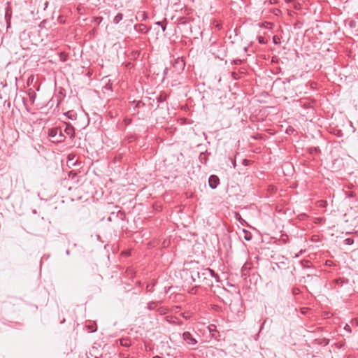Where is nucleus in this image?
Instances as JSON below:
<instances>
[{
    "instance_id": "9d476101",
    "label": "nucleus",
    "mask_w": 358,
    "mask_h": 358,
    "mask_svg": "<svg viewBox=\"0 0 358 358\" xmlns=\"http://www.w3.org/2000/svg\"><path fill=\"white\" fill-rule=\"evenodd\" d=\"M124 15L122 13H118L113 19V23L115 24H117L123 20Z\"/></svg>"
},
{
    "instance_id": "a18cd8bd",
    "label": "nucleus",
    "mask_w": 358,
    "mask_h": 358,
    "mask_svg": "<svg viewBox=\"0 0 358 358\" xmlns=\"http://www.w3.org/2000/svg\"><path fill=\"white\" fill-rule=\"evenodd\" d=\"M243 222H244V220H241V224H243Z\"/></svg>"
},
{
    "instance_id": "39448f33",
    "label": "nucleus",
    "mask_w": 358,
    "mask_h": 358,
    "mask_svg": "<svg viewBox=\"0 0 358 358\" xmlns=\"http://www.w3.org/2000/svg\"><path fill=\"white\" fill-rule=\"evenodd\" d=\"M134 29L141 34H147L151 29V27H148L144 24H136L134 25Z\"/></svg>"
},
{
    "instance_id": "f3484780",
    "label": "nucleus",
    "mask_w": 358,
    "mask_h": 358,
    "mask_svg": "<svg viewBox=\"0 0 358 358\" xmlns=\"http://www.w3.org/2000/svg\"><path fill=\"white\" fill-rule=\"evenodd\" d=\"M167 309L166 308H164V307H160L157 309V312L160 314V315H165L166 313H167Z\"/></svg>"
},
{
    "instance_id": "6e6552de",
    "label": "nucleus",
    "mask_w": 358,
    "mask_h": 358,
    "mask_svg": "<svg viewBox=\"0 0 358 358\" xmlns=\"http://www.w3.org/2000/svg\"><path fill=\"white\" fill-rule=\"evenodd\" d=\"M63 133L68 135L71 138H73L75 136V129L72 125L68 124L63 130Z\"/></svg>"
},
{
    "instance_id": "c756f323",
    "label": "nucleus",
    "mask_w": 358,
    "mask_h": 358,
    "mask_svg": "<svg viewBox=\"0 0 358 358\" xmlns=\"http://www.w3.org/2000/svg\"><path fill=\"white\" fill-rule=\"evenodd\" d=\"M6 24H7V29L10 28V20H8L6 21Z\"/></svg>"
},
{
    "instance_id": "0eeeda50",
    "label": "nucleus",
    "mask_w": 358,
    "mask_h": 358,
    "mask_svg": "<svg viewBox=\"0 0 358 358\" xmlns=\"http://www.w3.org/2000/svg\"><path fill=\"white\" fill-rule=\"evenodd\" d=\"M185 66V62L180 57L175 59L174 63L173 64V68H175L178 71L183 70Z\"/></svg>"
},
{
    "instance_id": "20e7f679",
    "label": "nucleus",
    "mask_w": 358,
    "mask_h": 358,
    "mask_svg": "<svg viewBox=\"0 0 358 358\" xmlns=\"http://www.w3.org/2000/svg\"><path fill=\"white\" fill-rule=\"evenodd\" d=\"M182 338L188 345H194L197 343V340L189 331H185L182 334Z\"/></svg>"
},
{
    "instance_id": "aec40b11",
    "label": "nucleus",
    "mask_w": 358,
    "mask_h": 358,
    "mask_svg": "<svg viewBox=\"0 0 358 358\" xmlns=\"http://www.w3.org/2000/svg\"><path fill=\"white\" fill-rule=\"evenodd\" d=\"M344 241H345V244H347V245H352L354 243V240L352 238H348L345 239Z\"/></svg>"
},
{
    "instance_id": "2f4dec72",
    "label": "nucleus",
    "mask_w": 358,
    "mask_h": 358,
    "mask_svg": "<svg viewBox=\"0 0 358 358\" xmlns=\"http://www.w3.org/2000/svg\"><path fill=\"white\" fill-rule=\"evenodd\" d=\"M140 104H143L141 101H138V103L136 105V107H139Z\"/></svg>"
},
{
    "instance_id": "c03bdc74",
    "label": "nucleus",
    "mask_w": 358,
    "mask_h": 358,
    "mask_svg": "<svg viewBox=\"0 0 358 358\" xmlns=\"http://www.w3.org/2000/svg\"><path fill=\"white\" fill-rule=\"evenodd\" d=\"M243 222H244V220H241V224H243Z\"/></svg>"
},
{
    "instance_id": "393cba45",
    "label": "nucleus",
    "mask_w": 358,
    "mask_h": 358,
    "mask_svg": "<svg viewBox=\"0 0 358 358\" xmlns=\"http://www.w3.org/2000/svg\"><path fill=\"white\" fill-rule=\"evenodd\" d=\"M233 63L236 65H240L242 63V61L241 59H236L234 60Z\"/></svg>"
},
{
    "instance_id": "dca6fc26",
    "label": "nucleus",
    "mask_w": 358,
    "mask_h": 358,
    "mask_svg": "<svg viewBox=\"0 0 358 358\" xmlns=\"http://www.w3.org/2000/svg\"><path fill=\"white\" fill-rule=\"evenodd\" d=\"M155 283H152V284H148L147 286H146V290L149 292H153L154 291V287H155Z\"/></svg>"
},
{
    "instance_id": "4c0bfd02",
    "label": "nucleus",
    "mask_w": 358,
    "mask_h": 358,
    "mask_svg": "<svg viewBox=\"0 0 358 358\" xmlns=\"http://www.w3.org/2000/svg\"><path fill=\"white\" fill-rule=\"evenodd\" d=\"M153 358H162V357L159 356H155Z\"/></svg>"
},
{
    "instance_id": "37998d69",
    "label": "nucleus",
    "mask_w": 358,
    "mask_h": 358,
    "mask_svg": "<svg viewBox=\"0 0 358 358\" xmlns=\"http://www.w3.org/2000/svg\"><path fill=\"white\" fill-rule=\"evenodd\" d=\"M69 252H69V250H66V253L67 255H69Z\"/></svg>"
},
{
    "instance_id": "79ce46f5",
    "label": "nucleus",
    "mask_w": 358,
    "mask_h": 358,
    "mask_svg": "<svg viewBox=\"0 0 358 358\" xmlns=\"http://www.w3.org/2000/svg\"><path fill=\"white\" fill-rule=\"evenodd\" d=\"M59 20L60 22H62V19H61V17H59Z\"/></svg>"
},
{
    "instance_id": "412c9836",
    "label": "nucleus",
    "mask_w": 358,
    "mask_h": 358,
    "mask_svg": "<svg viewBox=\"0 0 358 358\" xmlns=\"http://www.w3.org/2000/svg\"><path fill=\"white\" fill-rule=\"evenodd\" d=\"M300 292H301V291H300V289L298 287H294L292 289V294L294 295H298V294H300Z\"/></svg>"
},
{
    "instance_id": "49530a36",
    "label": "nucleus",
    "mask_w": 358,
    "mask_h": 358,
    "mask_svg": "<svg viewBox=\"0 0 358 358\" xmlns=\"http://www.w3.org/2000/svg\"><path fill=\"white\" fill-rule=\"evenodd\" d=\"M243 222H244V220H241V224H243Z\"/></svg>"
},
{
    "instance_id": "4be33fe9",
    "label": "nucleus",
    "mask_w": 358,
    "mask_h": 358,
    "mask_svg": "<svg viewBox=\"0 0 358 358\" xmlns=\"http://www.w3.org/2000/svg\"><path fill=\"white\" fill-rule=\"evenodd\" d=\"M157 101L158 102H162L164 101H165L166 99V96H163V95H159L157 98Z\"/></svg>"
},
{
    "instance_id": "cd10ccee",
    "label": "nucleus",
    "mask_w": 358,
    "mask_h": 358,
    "mask_svg": "<svg viewBox=\"0 0 358 358\" xmlns=\"http://www.w3.org/2000/svg\"><path fill=\"white\" fill-rule=\"evenodd\" d=\"M266 322V320H264L263 321V322L262 323V324H261V326H260L259 331H261L262 330V329H263V327H264V324H265Z\"/></svg>"
},
{
    "instance_id": "de8ad7c7",
    "label": "nucleus",
    "mask_w": 358,
    "mask_h": 358,
    "mask_svg": "<svg viewBox=\"0 0 358 358\" xmlns=\"http://www.w3.org/2000/svg\"><path fill=\"white\" fill-rule=\"evenodd\" d=\"M94 358H99L98 357H95Z\"/></svg>"
},
{
    "instance_id": "1a4fd4ad",
    "label": "nucleus",
    "mask_w": 358,
    "mask_h": 358,
    "mask_svg": "<svg viewBox=\"0 0 358 358\" xmlns=\"http://www.w3.org/2000/svg\"><path fill=\"white\" fill-rule=\"evenodd\" d=\"M148 19V15L146 12H138L136 16V20L141 21H145Z\"/></svg>"
},
{
    "instance_id": "473e14b6",
    "label": "nucleus",
    "mask_w": 358,
    "mask_h": 358,
    "mask_svg": "<svg viewBox=\"0 0 358 358\" xmlns=\"http://www.w3.org/2000/svg\"><path fill=\"white\" fill-rule=\"evenodd\" d=\"M118 213L121 214L122 215H124V213L122 211H119Z\"/></svg>"
},
{
    "instance_id": "f257e3e1",
    "label": "nucleus",
    "mask_w": 358,
    "mask_h": 358,
    "mask_svg": "<svg viewBox=\"0 0 358 358\" xmlns=\"http://www.w3.org/2000/svg\"><path fill=\"white\" fill-rule=\"evenodd\" d=\"M189 275L192 281L206 288L211 287L214 280L219 282V275L210 268H196L187 270L185 271Z\"/></svg>"
},
{
    "instance_id": "ddd939ff",
    "label": "nucleus",
    "mask_w": 358,
    "mask_h": 358,
    "mask_svg": "<svg viewBox=\"0 0 358 358\" xmlns=\"http://www.w3.org/2000/svg\"><path fill=\"white\" fill-rule=\"evenodd\" d=\"M158 303H159L158 301H150L148 303V306H147L148 309L150 310H154Z\"/></svg>"
},
{
    "instance_id": "f8f14e48",
    "label": "nucleus",
    "mask_w": 358,
    "mask_h": 358,
    "mask_svg": "<svg viewBox=\"0 0 358 358\" xmlns=\"http://www.w3.org/2000/svg\"><path fill=\"white\" fill-rule=\"evenodd\" d=\"M155 24L159 26V27L162 28V31H165V30L166 29V24H167L166 19L164 20V22H159V21L156 22Z\"/></svg>"
},
{
    "instance_id": "c85d7f7f",
    "label": "nucleus",
    "mask_w": 358,
    "mask_h": 358,
    "mask_svg": "<svg viewBox=\"0 0 358 358\" xmlns=\"http://www.w3.org/2000/svg\"><path fill=\"white\" fill-rule=\"evenodd\" d=\"M169 70V68H165V69L164 70V76H166L168 73Z\"/></svg>"
},
{
    "instance_id": "f704fd0d",
    "label": "nucleus",
    "mask_w": 358,
    "mask_h": 358,
    "mask_svg": "<svg viewBox=\"0 0 358 358\" xmlns=\"http://www.w3.org/2000/svg\"><path fill=\"white\" fill-rule=\"evenodd\" d=\"M275 2H276V0H271V3H275Z\"/></svg>"
},
{
    "instance_id": "6ab92c4d",
    "label": "nucleus",
    "mask_w": 358,
    "mask_h": 358,
    "mask_svg": "<svg viewBox=\"0 0 358 358\" xmlns=\"http://www.w3.org/2000/svg\"><path fill=\"white\" fill-rule=\"evenodd\" d=\"M103 20L102 17H94V22L99 24Z\"/></svg>"
},
{
    "instance_id": "58836bf2",
    "label": "nucleus",
    "mask_w": 358,
    "mask_h": 358,
    "mask_svg": "<svg viewBox=\"0 0 358 358\" xmlns=\"http://www.w3.org/2000/svg\"><path fill=\"white\" fill-rule=\"evenodd\" d=\"M190 293H194V289H192L191 290Z\"/></svg>"
},
{
    "instance_id": "e433bc0d",
    "label": "nucleus",
    "mask_w": 358,
    "mask_h": 358,
    "mask_svg": "<svg viewBox=\"0 0 358 358\" xmlns=\"http://www.w3.org/2000/svg\"><path fill=\"white\" fill-rule=\"evenodd\" d=\"M247 162H248V160H247V159H244V161H243V162H244V164H247Z\"/></svg>"
},
{
    "instance_id": "a19ab883",
    "label": "nucleus",
    "mask_w": 358,
    "mask_h": 358,
    "mask_svg": "<svg viewBox=\"0 0 358 358\" xmlns=\"http://www.w3.org/2000/svg\"><path fill=\"white\" fill-rule=\"evenodd\" d=\"M59 20L60 22H62V19H61V17H59Z\"/></svg>"
},
{
    "instance_id": "7c9ffc66",
    "label": "nucleus",
    "mask_w": 358,
    "mask_h": 358,
    "mask_svg": "<svg viewBox=\"0 0 358 358\" xmlns=\"http://www.w3.org/2000/svg\"><path fill=\"white\" fill-rule=\"evenodd\" d=\"M350 26L351 27H355V22H353V21H350Z\"/></svg>"
},
{
    "instance_id": "f03ea898",
    "label": "nucleus",
    "mask_w": 358,
    "mask_h": 358,
    "mask_svg": "<svg viewBox=\"0 0 358 358\" xmlns=\"http://www.w3.org/2000/svg\"><path fill=\"white\" fill-rule=\"evenodd\" d=\"M48 136L52 138L53 142L62 143L65 140V136L61 127H55L49 129Z\"/></svg>"
},
{
    "instance_id": "b1692460",
    "label": "nucleus",
    "mask_w": 358,
    "mask_h": 358,
    "mask_svg": "<svg viewBox=\"0 0 358 358\" xmlns=\"http://www.w3.org/2000/svg\"><path fill=\"white\" fill-rule=\"evenodd\" d=\"M87 328H88L90 332H92V333L95 332L96 331V328H94V327H92H92L88 326Z\"/></svg>"
},
{
    "instance_id": "5701e85b",
    "label": "nucleus",
    "mask_w": 358,
    "mask_h": 358,
    "mask_svg": "<svg viewBox=\"0 0 358 358\" xmlns=\"http://www.w3.org/2000/svg\"><path fill=\"white\" fill-rule=\"evenodd\" d=\"M10 18H11V14H9L8 11L6 12V14H5V19L6 21L8 20H10Z\"/></svg>"
},
{
    "instance_id": "2eb2a0df",
    "label": "nucleus",
    "mask_w": 358,
    "mask_h": 358,
    "mask_svg": "<svg viewBox=\"0 0 358 358\" xmlns=\"http://www.w3.org/2000/svg\"><path fill=\"white\" fill-rule=\"evenodd\" d=\"M273 42L274 44L278 45L280 43V38H279L278 36L275 35L273 36Z\"/></svg>"
},
{
    "instance_id": "c9c22d12",
    "label": "nucleus",
    "mask_w": 358,
    "mask_h": 358,
    "mask_svg": "<svg viewBox=\"0 0 358 358\" xmlns=\"http://www.w3.org/2000/svg\"><path fill=\"white\" fill-rule=\"evenodd\" d=\"M285 1H287V2L290 3V2H292L293 0H285Z\"/></svg>"
},
{
    "instance_id": "bb28decb",
    "label": "nucleus",
    "mask_w": 358,
    "mask_h": 358,
    "mask_svg": "<svg viewBox=\"0 0 358 358\" xmlns=\"http://www.w3.org/2000/svg\"><path fill=\"white\" fill-rule=\"evenodd\" d=\"M292 78H294V76H292V78H287L285 79V81L283 82V83H289Z\"/></svg>"
},
{
    "instance_id": "9b49d317",
    "label": "nucleus",
    "mask_w": 358,
    "mask_h": 358,
    "mask_svg": "<svg viewBox=\"0 0 358 358\" xmlns=\"http://www.w3.org/2000/svg\"><path fill=\"white\" fill-rule=\"evenodd\" d=\"M243 233L244 234L243 238L245 241H251V239L252 238V234L250 231L243 229Z\"/></svg>"
},
{
    "instance_id": "72a5a7b5",
    "label": "nucleus",
    "mask_w": 358,
    "mask_h": 358,
    "mask_svg": "<svg viewBox=\"0 0 358 358\" xmlns=\"http://www.w3.org/2000/svg\"><path fill=\"white\" fill-rule=\"evenodd\" d=\"M233 165H234V167H235V166H236V160H234V161H233Z\"/></svg>"
},
{
    "instance_id": "ea45409f",
    "label": "nucleus",
    "mask_w": 358,
    "mask_h": 358,
    "mask_svg": "<svg viewBox=\"0 0 358 358\" xmlns=\"http://www.w3.org/2000/svg\"><path fill=\"white\" fill-rule=\"evenodd\" d=\"M59 20L60 22H62V19H61V17H59Z\"/></svg>"
},
{
    "instance_id": "423d86ee",
    "label": "nucleus",
    "mask_w": 358,
    "mask_h": 358,
    "mask_svg": "<svg viewBox=\"0 0 358 358\" xmlns=\"http://www.w3.org/2000/svg\"><path fill=\"white\" fill-rule=\"evenodd\" d=\"M220 184V178L215 175H211L208 178L209 187L214 189Z\"/></svg>"
},
{
    "instance_id": "a211bd4d",
    "label": "nucleus",
    "mask_w": 358,
    "mask_h": 358,
    "mask_svg": "<svg viewBox=\"0 0 358 358\" xmlns=\"http://www.w3.org/2000/svg\"><path fill=\"white\" fill-rule=\"evenodd\" d=\"M170 322H171L173 324L178 325V326H181L183 324V322L181 320H178L176 317L175 318L174 320L171 321Z\"/></svg>"
},
{
    "instance_id": "4468645a",
    "label": "nucleus",
    "mask_w": 358,
    "mask_h": 358,
    "mask_svg": "<svg viewBox=\"0 0 358 358\" xmlns=\"http://www.w3.org/2000/svg\"><path fill=\"white\" fill-rule=\"evenodd\" d=\"M257 40H258V42L260 44H266V43H267V40L264 36H259L257 37Z\"/></svg>"
},
{
    "instance_id": "09e8293b",
    "label": "nucleus",
    "mask_w": 358,
    "mask_h": 358,
    "mask_svg": "<svg viewBox=\"0 0 358 358\" xmlns=\"http://www.w3.org/2000/svg\"><path fill=\"white\" fill-rule=\"evenodd\" d=\"M348 358H350V357H348Z\"/></svg>"
},
{
    "instance_id": "a878e982",
    "label": "nucleus",
    "mask_w": 358,
    "mask_h": 358,
    "mask_svg": "<svg viewBox=\"0 0 358 358\" xmlns=\"http://www.w3.org/2000/svg\"><path fill=\"white\" fill-rule=\"evenodd\" d=\"M121 345L125 347H129L130 345V343H129L127 341H125V343H123V341H121Z\"/></svg>"
},
{
    "instance_id": "7ed1b4c3",
    "label": "nucleus",
    "mask_w": 358,
    "mask_h": 358,
    "mask_svg": "<svg viewBox=\"0 0 358 358\" xmlns=\"http://www.w3.org/2000/svg\"><path fill=\"white\" fill-rule=\"evenodd\" d=\"M348 283V279L344 278H338L337 279L334 280L333 284H334V285L333 288L337 292H340L342 291V287H343V285Z\"/></svg>"
}]
</instances>
